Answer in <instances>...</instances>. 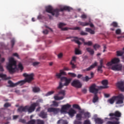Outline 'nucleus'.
I'll return each instance as SVG.
<instances>
[{"instance_id": "f257e3e1", "label": "nucleus", "mask_w": 124, "mask_h": 124, "mask_svg": "<svg viewBox=\"0 0 124 124\" xmlns=\"http://www.w3.org/2000/svg\"><path fill=\"white\" fill-rule=\"evenodd\" d=\"M24 77H26L25 79L23 80H20L18 81L16 83H14L12 82V81L9 80L8 83L10 85V87L11 88H14V87H17L18 85H20V86H23L26 83H31V81L33 80V76L34 75L33 73H31V74H28L27 73H24L23 75Z\"/></svg>"}, {"instance_id": "f03ea898", "label": "nucleus", "mask_w": 124, "mask_h": 124, "mask_svg": "<svg viewBox=\"0 0 124 124\" xmlns=\"http://www.w3.org/2000/svg\"><path fill=\"white\" fill-rule=\"evenodd\" d=\"M71 8L69 6H65L60 9H53V7L51 6H47L46 7V11L47 13H50L52 16H55V17H58L60 15V11L62 12L63 11H68L69 12L71 10Z\"/></svg>"}, {"instance_id": "7ed1b4c3", "label": "nucleus", "mask_w": 124, "mask_h": 124, "mask_svg": "<svg viewBox=\"0 0 124 124\" xmlns=\"http://www.w3.org/2000/svg\"><path fill=\"white\" fill-rule=\"evenodd\" d=\"M6 68L10 74H13L17 69V64L16 61L13 57L9 59V62L7 64Z\"/></svg>"}, {"instance_id": "20e7f679", "label": "nucleus", "mask_w": 124, "mask_h": 124, "mask_svg": "<svg viewBox=\"0 0 124 124\" xmlns=\"http://www.w3.org/2000/svg\"><path fill=\"white\" fill-rule=\"evenodd\" d=\"M109 116L110 117H113L115 116L114 117H110L109 118V120H115L116 121H108L107 123V124H120V118L121 117H122V113H121L120 111L116 110L114 113H109Z\"/></svg>"}, {"instance_id": "39448f33", "label": "nucleus", "mask_w": 124, "mask_h": 124, "mask_svg": "<svg viewBox=\"0 0 124 124\" xmlns=\"http://www.w3.org/2000/svg\"><path fill=\"white\" fill-rule=\"evenodd\" d=\"M37 106V103H34L29 106H26L25 107H20L17 109L18 112H28V113H32L35 110V108Z\"/></svg>"}, {"instance_id": "423d86ee", "label": "nucleus", "mask_w": 124, "mask_h": 124, "mask_svg": "<svg viewBox=\"0 0 124 124\" xmlns=\"http://www.w3.org/2000/svg\"><path fill=\"white\" fill-rule=\"evenodd\" d=\"M124 96L123 94H120L117 96H113L108 99V102L110 104H114L115 100H116V104H123L124 103Z\"/></svg>"}, {"instance_id": "0eeeda50", "label": "nucleus", "mask_w": 124, "mask_h": 124, "mask_svg": "<svg viewBox=\"0 0 124 124\" xmlns=\"http://www.w3.org/2000/svg\"><path fill=\"white\" fill-rule=\"evenodd\" d=\"M79 113L77 114L76 118L78 121H82V119H89L90 118V112H85V110H82L79 111Z\"/></svg>"}, {"instance_id": "6e6552de", "label": "nucleus", "mask_w": 124, "mask_h": 124, "mask_svg": "<svg viewBox=\"0 0 124 124\" xmlns=\"http://www.w3.org/2000/svg\"><path fill=\"white\" fill-rule=\"evenodd\" d=\"M71 78H67L65 77H62L61 78V81H64L65 83L62 84V82H59V85L57 87V90H61L63 87V86H67L70 84V82L72 81Z\"/></svg>"}, {"instance_id": "1a4fd4ad", "label": "nucleus", "mask_w": 124, "mask_h": 124, "mask_svg": "<svg viewBox=\"0 0 124 124\" xmlns=\"http://www.w3.org/2000/svg\"><path fill=\"white\" fill-rule=\"evenodd\" d=\"M100 89L98 87V89L96 88V85L95 84H93L92 86H90L89 88V92L92 93H94V94H96L98 93V91H99Z\"/></svg>"}, {"instance_id": "9d476101", "label": "nucleus", "mask_w": 124, "mask_h": 124, "mask_svg": "<svg viewBox=\"0 0 124 124\" xmlns=\"http://www.w3.org/2000/svg\"><path fill=\"white\" fill-rule=\"evenodd\" d=\"M71 86L75 88H77L78 89H80V88H82V84L80 81L76 79L74 80L71 83Z\"/></svg>"}, {"instance_id": "9b49d317", "label": "nucleus", "mask_w": 124, "mask_h": 124, "mask_svg": "<svg viewBox=\"0 0 124 124\" xmlns=\"http://www.w3.org/2000/svg\"><path fill=\"white\" fill-rule=\"evenodd\" d=\"M60 111H61L60 108L51 107L47 108V112H49V113H53L55 115L58 114Z\"/></svg>"}, {"instance_id": "f8f14e48", "label": "nucleus", "mask_w": 124, "mask_h": 124, "mask_svg": "<svg viewBox=\"0 0 124 124\" xmlns=\"http://www.w3.org/2000/svg\"><path fill=\"white\" fill-rule=\"evenodd\" d=\"M71 107V105L69 104H67L62 106L61 109L60 110L61 113H67V110Z\"/></svg>"}, {"instance_id": "ddd939ff", "label": "nucleus", "mask_w": 124, "mask_h": 124, "mask_svg": "<svg viewBox=\"0 0 124 124\" xmlns=\"http://www.w3.org/2000/svg\"><path fill=\"white\" fill-rule=\"evenodd\" d=\"M35 123H36L37 124H44L45 122L44 121L40 119H32L29 121L27 123V124H35Z\"/></svg>"}, {"instance_id": "4468645a", "label": "nucleus", "mask_w": 124, "mask_h": 124, "mask_svg": "<svg viewBox=\"0 0 124 124\" xmlns=\"http://www.w3.org/2000/svg\"><path fill=\"white\" fill-rule=\"evenodd\" d=\"M122 65L116 64V65H113L111 67V69L112 70H114L115 71H120V70H122Z\"/></svg>"}, {"instance_id": "2eb2a0df", "label": "nucleus", "mask_w": 124, "mask_h": 124, "mask_svg": "<svg viewBox=\"0 0 124 124\" xmlns=\"http://www.w3.org/2000/svg\"><path fill=\"white\" fill-rule=\"evenodd\" d=\"M116 85L119 90L122 92H124V83L123 81H119Z\"/></svg>"}, {"instance_id": "dca6fc26", "label": "nucleus", "mask_w": 124, "mask_h": 124, "mask_svg": "<svg viewBox=\"0 0 124 124\" xmlns=\"http://www.w3.org/2000/svg\"><path fill=\"white\" fill-rule=\"evenodd\" d=\"M66 26V24L63 23H60L58 25V28L59 29H61V31H68V30H69V28H67V27H65V28H62V27H64Z\"/></svg>"}, {"instance_id": "f3484780", "label": "nucleus", "mask_w": 124, "mask_h": 124, "mask_svg": "<svg viewBox=\"0 0 124 124\" xmlns=\"http://www.w3.org/2000/svg\"><path fill=\"white\" fill-rule=\"evenodd\" d=\"M102 84L104 86H99V89H107L108 86V80H104L102 81Z\"/></svg>"}, {"instance_id": "a211bd4d", "label": "nucleus", "mask_w": 124, "mask_h": 124, "mask_svg": "<svg viewBox=\"0 0 124 124\" xmlns=\"http://www.w3.org/2000/svg\"><path fill=\"white\" fill-rule=\"evenodd\" d=\"M97 65V62H95L94 63H93L92 65H91L89 67L83 70L84 71H91L93 68H94L95 66Z\"/></svg>"}, {"instance_id": "6ab92c4d", "label": "nucleus", "mask_w": 124, "mask_h": 124, "mask_svg": "<svg viewBox=\"0 0 124 124\" xmlns=\"http://www.w3.org/2000/svg\"><path fill=\"white\" fill-rule=\"evenodd\" d=\"M67 113L71 118H73V116L76 114V110L71 108Z\"/></svg>"}, {"instance_id": "aec40b11", "label": "nucleus", "mask_w": 124, "mask_h": 124, "mask_svg": "<svg viewBox=\"0 0 124 124\" xmlns=\"http://www.w3.org/2000/svg\"><path fill=\"white\" fill-rule=\"evenodd\" d=\"M62 75H66V73H65V72H63L62 71H60V73L59 74V73L56 74V77L58 79H61V78H62Z\"/></svg>"}, {"instance_id": "412c9836", "label": "nucleus", "mask_w": 124, "mask_h": 124, "mask_svg": "<svg viewBox=\"0 0 124 124\" xmlns=\"http://www.w3.org/2000/svg\"><path fill=\"white\" fill-rule=\"evenodd\" d=\"M94 121L96 124H102L103 123H104L103 120L99 118H94Z\"/></svg>"}, {"instance_id": "4be33fe9", "label": "nucleus", "mask_w": 124, "mask_h": 124, "mask_svg": "<svg viewBox=\"0 0 124 124\" xmlns=\"http://www.w3.org/2000/svg\"><path fill=\"white\" fill-rule=\"evenodd\" d=\"M39 117H41L42 119H46L47 118V112L42 111L39 114Z\"/></svg>"}, {"instance_id": "5701e85b", "label": "nucleus", "mask_w": 124, "mask_h": 124, "mask_svg": "<svg viewBox=\"0 0 124 124\" xmlns=\"http://www.w3.org/2000/svg\"><path fill=\"white\" fill-rule=\"evenodd\" d=\"M32 91L33 93H39L40 92V88L37 86H34L32 87Z\"/></svg>"}, {"instance_id": "b1692460", "label": "nucleus", "mask_w": 124, "mask_h": 124, "mask_svg": "<svg viewBox=\"0 0 124 124\" xmlns=\"http://www.w3.org/2000/svg\"><path fill=\"white\" fill-rule=\"evenodd\" d=\"M85 31L89 32L91 34H94L95 33L94 30H93L92 29L89 28H85Z\"/></svg>"}, {"instance_id": "393cba45", "label": "nucleus", "mask_w": 124, "mask_h": 124, "mask_svg": "<svg viewBox=\"0 0 124 124\" xmlns=\"http://www.w3.org/2000/svg\"><path fill=\"white\" fill-rule=\"evenodd\" d=\"M86 51H87L88 53H89L92 56H93L94 54V51L91 47L86 48Z\"/></svg>"}, {"instance_id": "a878e982", "label": "nucleus", "mask_w": 124, "mask_h": 124, "mask_svg": "<svg viewBox=\"0 0 124 124\" xmlns=\"http://www.w3.org/2000/svg\"><path fill=\"white\" fill-rule=\"evenodd\" d=\"M78 24H79L80 26H82L83 27H86L90 25V23L83 22L81 21L78 22Z\"/></svg>"}, {"instance_id": "bb28decb", "label": "nucleus", "mask_w": 124, "mask_h": 124, "mask_svg": "<svg viewBox=\"0 0 124 124\" xmlns=\"http://www.w3.org/2000/svg\"><path fill=\"white\" fill-rule=\"evenodd\" d=\"M0 78H2L3 80H8L10 79V78H7L6 75H3L2 74H0Z\"/></svg>"}, {"instance_id": "cd10ccee", "label": "nucleus", "mask_w": 124, "mask_h": 124, "mask_svg": "<svg viewBox=\"0 0 124 124\" xmlns=\"http://www.w3.org/2000/svg\"><path fill=\"white\" fill-rule=\"evenodd\" d=\"M112 62L113 64H115V63H119L120 59L119 58H115L112 60Z\"/></svg>"}, {"instance_id": "c85d7f7f", "label": "nucleus", "mask_w": 124, "mask_h": 124, "mask_svg": "<svg viewBox=\"0 0 124 124\" xmlns=\"http://www.w3.org/2000/svg\"><path fill=\"white\" fill-rule=\"evenodd\" d=\"M51 106L53 107H59V103H58V102H56V101H53L52 102V104L51 105Z\"/></svg>"}, {"instance_id": "c756f323", "label": "nucleus", "mask_w": 124, "mask_h": 124, "mask_svg": "<svg viewBox=\"0 0 124 124\" xmlns=\"http://www.w3.org/2000/svg\"><path fill=\"white\" fill-rule=\"evenodd\" d=\"M98 101V97L97 96V95L95 94L93 98V103H95L97 101Z\"/></svg>"}, {"instance_id": "7c9ffc66", "label": "nucleus", "mask_w": 124, "mask_h": 124, "mask_svg": "<svg viewBox=\"0 0 124 124\" xmlns=\"http://www.w3.org/2000/svg\"><path fill=\"white\" fill-rule=\"evenodd\" d=\"M75 52L76 55H81L82 54V51H81V50H80L78 48H76Z\"/></svg>"}, {"instance_id": "2f4dec72", "label": "nucleus", "mask_w": 124, "mask_h": 124, "mask_svg": "<svg viewBox=\"0 0 124 124\" xmlns=\"http://www.w3.org/2000/svg\"><path fill=\"white\" fill-rule=\"evenodd\" d=\"M74 38L75 39H74L73 41H75V42L77 43V44H78V45H81V42H80V41L78 40V38L77 37H75Z\"/></svg>"}, {"instance_id": "473e14b6", "label": "nucleus", "mask_w": 124, "mask_h": 124, "mask_svg": "<svg viewBox=\"0 0 124 124\" xmlns=\"http://www.w3.org/2000/svg\"><path fill=\"white\" fill-rule=\"evenodd\" d=\"M116 54L118 57H121L124 55V52L122 51H116Z\"/></svg>"}, {"instance_id": "72a5a7b5", "label": "nucleus", "mask_w": 124, "mask_h": 124, "mask_svg": "<svg viewBox=\"0 0 124 124\" xmlns=\"http://www.w3.org/2000/svg\"><path fill=\"white\" fill-rule=\"evenodd\" d=\"M84 45H87L88 46H92L93 45V42L92 41L84 42Z\"/></svg>"}, {"instance_id": "f704fd0d", "label": "nucleus", "mask_w": 124, "mask_h": 124, "mask_svg": "<svg viewBox=\"0 0 124 124\" xmlns=\"http://www.w3.org/2000/svg\"><path fill=\"white\" fill-rule=\"evenodd\" d=\"M73 108H75V109H78V110H81V108L77 104H74L73 105Z\"/></svg>"}, {"instance_id": "c9c22d12", "label": "nucleus", "mask_w": 124, "mask_h": 124, "mask_svg": "<svg viewBox=\"0 0 124 124\" xmlns=\"http://www.w3.org/2000/svg\"><path fill=\"white\" fill-rule=\"evenodd\" d=\"M110 26L113 27L114 28H118V23L114 21L110 24Z\"/></svg>"}, {"instance_id": "e433bc0d", "label": "nucleus", "mask_w": 124, "mask_h": 124, "mask_svg": "<svg viewBox=\"0 0 124 124\" xmlns=\"http://www.w3.org/2000/svg\"><path fill=\"white\" fill-rule=\"evenodd\" d=\"M102 67H105L104 66H98L97 68V71L100 72L101 73H102Z\"/></svg>"}, {"instance_id": "4c0bfd02", "label": "nucleus", "mask_w": 124, "mask_h": 124, "mask_svg": "<svg viewBox=\"0 0 124 124\" xmlns=\"http://www.w3.org/2000/svg\"><path fill=\"white\" fill-rule=\"evenodd\" d=\"M59 94H62L63 96H64L65 95V91L64 90H61L58 93Z\"/></svg>"}, {"instance_id": "58836bf2", "label": "nucleus", "mask_w": 124, "mask_h": 124, "mask_svg": "<svg viewBox=\"0 0 124 124\" xmlns=\"http://www.w3.org/2000/svg\"><path fill=\"white\" fill-rule=\"evenodd\" d=\"M69 30H73L74 31H80L81 30V28H80V27H77L74 28H69Z\"/></svg>"}, {"instance_id": "ea45409f", "label": "nucleus", "mask_w": 124, "mask_h": 124, "mask_svg": "<svg viewBox=\"0 0 124 124\" xmlns=\"http://www.w3.org/2000/svg\"><path fill=\"white\" fill-rule=\"evenodd\" d=\"M93 47L94 48V50H96L97 48H100V45L96 44L93 46Z\"/></svg>"}, {"instance_id": "a19ab883", "label": "nucleus", "mask_w": 124, "mask_h": 124, "mask_svg": "<svg viewBox=\"0 0 124 124\" xmlns=\"http://www.w3.org/2000/svg\"><path fill=\"white\" fill-rule=\"evenodd\" d=\"M11 43L12 44V48H13L14 45H15V39H12L11 41Z\"/></svg>"}, {"instance_id": "79ce46f5", "label": "nucleus", "mask_w": 124, "mask_h": 124, "mask_svg": "<svg viewBox=\"0 0 124 124\" xmlns=\"http://www.w3.org/2000/svg\"><path fill=\"white\" fill-rule=\"evenodd\" d=\"M74 124H82V122H81V120H75L74 122Z\"/></svg>"}, {"instance_id": "37998d69", "label": "nucleus", "mask_w": 124, "mask_h": 124, "mask_svg": "<svg viewBox=\"0 0 124 124\" xmlns=\"http://www.w3.org/2000/svg\"><path fill=\"white\" fill-rule=\"evenodd\" d=\"M55 93V92H54V91H50V92H48L46 94V96H49V95H51V94H53V93Z\"/></svg>"}, {"instance_id": "c03bdc74", "label": "nucleus", "mask_w": 124, "mask_h": 124, "mask_svg": "<svg viewBox=\"0 0 124 124\" xmlns=\"http://www.w3.org/2000/svg\"><path fill=\"white\" fill-rule=\"evenodd\" d=\"M18 68H19L20 70H23L24 69V67H23V65L22 64V63H19L18 64Z\"/></svg>"}, {"instance_id": "a18cd8bd", "label": "nucleus", "mask_w": 124, "mask_h": 124, "mask_svg": "<svg viewBox=\"0 0 124 124\" xmlns=\"http://www.w3.org/2000/svg\"><path fill=\"white\" fill-rule=\"evenodd\" d=\"M68 75H70L71 77H73L74 78L76 77V74L73 73H68Z\"/></svg>"}, {"instance_id": "49530a36", "label": "nucleus", "mask_w": 124, "mask_h": 124, "mask_svg": "<svg viewBox=\"0 0 124 124\" xmlns=\"http://www.w3.org/2000/svg\"><path fill=\"white\" fill-rule=\"evenodd\" d=\"M121 32H122V30H121V29H118L116 30L115 33L116 34H121Z\"/></svg>"}, {"instance_id": "de8ad7c7", "label": "nucleus", "mask_w": 124, "mask_h": 124, "mask_svg": "<svg viewBox=\"0 0 124 124\" xmlns=\"http://www.w3.org/2000/svg\"><path fill=\"white\" fill-rule=\"evenodd\" d=\"M11 106V105L9 104V103H6L4 105V107H5L6 108H8V107H10Z\"/></svg>"}, {"instance_id": "09e8293b", "label": "nucleus", "mask_w": 124, "mask_h": 124, "mask_svg": "<svg viewBox=\"0 0 124 124\" xmlns=\"http://www.w3.org/2000/svg\"><path fill=\"white\" fill-rule=\"evenodd\" d=\"M103 52L105 53V52H106V49H107V46L105 44L103 45Z\"/></svg>"}, {"instance_id": "8fccbe9b", "label": "nucleus", "mask_w": 124, "mask_h": 124, "mask_svg": "<svg viewBox=\"0 0 124 124\" xmlns=\"http://www.w3.org/2000/svg\"><path fill=\"white\" fill-rule=\"evenodd\" d=\"M85 79H83V81H85L86 82H88V81H89V80L91 79V78H89V77H88L87 76H86L85 77Z\"/></svg>"}, {"instance_id": "3c124183", "label": "nucleus", "mask_w": 124, "mask_h": 124, "mask_svg": "<svg viewBox=\"0 0 124 124\" xmlns=\"http://www.w3.org/2000/svg\"><path fill=\"white\" fill-rule=\"evenodd\" d=\"M112 64H114V63H113V62H112V60H111V62H108L107 63V66H110L112 65Z\"/></svg>"}, {"instance_id": "603ef678", "label": "nucleus", "mask_w": 124, "mask_h": 124, "mask_svg": "<svg viewBox=\"0 0 124 124\" xmlns=\"http://www.w3.org/2000/svg\"><path fill=\"white\" fill-rule=\"evenodd\" d=\"M83 124H91V121L89 120H86L84 121Z\"/></svg>"}, {"instance_id": "864d4df0", "label": "nucleus", "mask_w": 124, "mask_h": 124, "mask_svg": "<svg viewBox=\"0 0 124 124\" xmlns=\"http://www.w3.org/2000/svg\"><path fill=\"white\" fill-rule=\"evenodd\" d=\"M80 17H81V19H86L87 15L83 14V15H81Z\"/></svg>"}, {"instance_id": "5fc2aeb1", "label": "nucleus", "mask_w": 124, "mask_h": 124, "mask_svg": "<svg viewBox=\"0 0 124 124\" xmlns=\"http://www.w3.org/2000/svg\"><path fill=\"white\" fill-rule=\"evenodd\" d=\"M71 65H72V68L74 69V68H76V65L74 64V63H72V62H71Z\"/></svg>"}, {"instance_id": "6e6d98bb", "label": "nucleus", "mask_w": 124, "mask_h": 124, "mask_svg": "<svg viewBox=\"0 0 124 124\" xmlns=\"http://www.w3.org/2000/svg\"><path fill=\"white\" fill-rule=\"evenodd\" d=\"M38 64H39V62H34L32 63V65L33 66H36V65H38Z\"/></svg>"}, {"instance_id": "4d7b16f0", "label": "nucleus", "mask_w": 124, "mask_h": 124, "mask_svg": "<svg viewBox=\"0 0 124 124\" xmlns=\"http://www.w3.org/2000/svg\"><path fill=\"white\" fill-rule=\"evenodd\" d=\"M3 67H2V65L0 63V71H4Z\"/></svg>"}, {"instance_id": "13d9d810", "label": "nucleus", "mask_w": 124, "mask_h": 124, "mask_svg": "<svg viewBox=\"0 0 124 124\" xmlns=\"http://www.w3.org/2000/svg\"><path fill=\"white\" fill-rule=\"evenodd\" d=\"M80 34H81V35H87L88 34V33H86V32H84V31H82L80 32Z\"/></svg>"}, {"instance_id": "bf43d9fd", "label": "nucleus", "mask_w": 124, "mask_h": 124, "mask_svg": "<svg viewBox=\"0 0 124 124\" xmlns=\"http://www.w3.org/2000/svg\"><path fill=\"white\" fill-rule=\"evenodd\" d=\"M43 33H44V34H48V33H49V31H48V30H44L43 31Z\"/></svg>"}, {"instance_id": "052dcab7", "label": "nucleus", "mask_w": 124, "mask_h": 124, "mask_svg": "<svg viewBox=\"0 0 124 124\" xmlns=\"http://www.w3.org/2000/svg\"><path fill=\"white\" fill-rule=\"evenodd\" d=\"M62 124H68V122L66 120H62Z\"/></svg>"}, {"instance_id": "680f3d73", "label": "nucleus", "mask_w": 124, "mask_h": 124, "mask_svg": "<svg viewBox=\"0 0 124 124\" xmlns=\"http://www.w3.org/2000/svg\"><path fill=\"white\" fill-rule=\"evenodd\" d=\"M100 66H103V60H102V59L100 61Z\"/></svg>"}, {"instance_id": "e2e57ef3", "label": "nucleus", "mask_w": 124, "mask_h": 124, "mask_svg": "<svg viewBox=\"0 0 124 124\" xmlns=\"http://www.w3.org/2000/svg\"><path fill=\"white\" fill-rule=\"evenodd\" d=\"M88 23H89V25L91 27V28H93V27H94V25H93V24L91 23V21H89V22H88Z\"/></svg>"}, {"instance_id": "0e129e2a", "label": "nucleus", "mask_w": 124, "mask_h": 124, "mask_svg": "<svg viewBox=\"0 0 124 124\" xmlns=\"http://www.w3.org/2000/svg\"><path fill=\"white\" fill-rule=\"evenodd\" d=\"M13 56H14L15 57H16V58H17V59H19V55H18V53H14L13 54Z\"/></svg>"}, {"instance_id": "69168bd1", "label": "nucleus", "mask_w": 124, "mask_h": 124, "mask_svg": "<svg viewBox=\"0 0 124 124\" xmlns=\"http://www.w3.org/2000/svg\"><path fill=\"white\" fill-rule=\"evenodd\" d=\"M87 89L84 88L82 90V92L83 93H87Z\"/></svg>"}, {"instance_id": "338daca9", "label": "nucleus", "mask_w": 124, "mask_h": 124, "mask_svg": "<svg viewBox=\"0 0 124 124\" xmlns=\"http://www.w3.org/2000/svg\"><path fill=\"white\" fill-rule=\"evenodd\" d=\"M18 117H19V115H14L13 120H16V119H18Z\"/></svg>"}, {"instance_id": "774afa93", "label": "nucleus", "mask_w": 124, "mask_h": 124, "mask_svg": "<svg viewBox=\"0 0 124 124\" xmlns=\"http://www.w3.org/2000/svg\"><path fill=\"white\" fill-rule=\"evenodd\" d=\"M62 53H60L58 55V57L59 59H61V58H62Z\"/></svg>"}]
</instances>
